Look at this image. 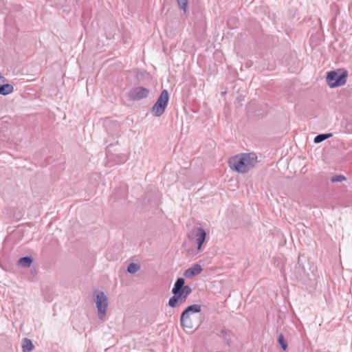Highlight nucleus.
Here are the masks:
<instances>
[{
    "label": "nucleus",
    "instance_id": "obj_2",
    "mask_svg": "<svg viewBox=\"0 0 352 352\" xmlns=\"http://www.w3.org/2000/svg\"><path fill=\"white\" fill-rule=\"evenodd\" d=\"M173 296L168 300V305L172 308L178 307L184 304L188 296L192 293L189 285H185V279L178 278L172 289Z\"/></svg>",
    "mask_w": 352,
    "mask_h": 352
},
{
    "label": "nucleus",
    "instance_id": "obj_9",
    "mask_svg": "<svg viewBox=\"0 0 352 352\" xmlns=\"http://www.w3.org/2000/svg\"><path fill=\"white\" fill-rule=\"evenodd\" d=\"M217 336L223 338L228 346L231 345L232 338L234 337V333L232 331L228 330L226 329H221L219 333H217Z\"/></svg>",
    "mask_w": 352,
    "mask_h": 352
},
{
    "label": "nucleus",
    "instance_id": "obj_13",
    "mask_svg": "<svg viewBox=\"0 0 352 352\" xmlns=\"http://www.w3.org/2000/svg\"><path fill=\"white\" fill-rule=\"evenodd\" d=\"M332 136V133H322L316 135L314 138L315 143H320L324 140L331 138Z\"/></svg>",
    "mask_w": 352,
    "mask_h": 352
},
{
    "label": "nucleus",
    "instance_id": "obj_8",
    "mask_svg": "<svg viewBox=\"0 0 352 352\" xmlns=\"http://www.w3.org/2000/svg\"><path fill=\"white\" fill-rule=\"evenodd\" d=\"M203 269L199 264L195 263L190 267L186 270L184 272V276L187 278H191L199 274Z\"/></svg>",
    "mask_w": 352,
    "mask_h": 352
},
{
    "label": "nucleus",
    "instance_id": "obj_1",
    "mask_svg": "<svg viewBox=\"0 0 352 352\" xmlns=\"http://www.w3.org/2000/svg\"><path fill=\"white\" fill-rule=\"evenodd\" d=\"M257 163V156L254 153H240L231 157L228 160L230 168L239 173H247Z\"/></svg>",
    "mask_w": 352,
    "mask_h": 352
},
{
    "label": "nucleus",
    "instance_id": "obj_10",
    "mask_svg": "<svg viewBox=\"0 0 352 352\" xmlns=\"http://www.w3.org/2000/svg\"><path fill=\"white\" fill-rule=\"evenodd\" d=\"M195 236L196 242L197 243V250H199L206 240V232L202 228L199 227L196 230Z\"/></svg>",
    "mask_w": 352,
    "mask_h": 352
},
{
    "label": "nucleus",
    "instance_id": "obj_11",
    "mask_svg": "<svg viewBox=\"0 0 352 352\" xmlns=\"http://www.w3.org/2000/svg\"><path fill=\"white\" fill-rule=\"evenodd\" d=\"M34 346L32 340L29 338H25L22 342L23 352H31Z\"/></svg>",
    "mask_w": 352,
    "mask_h": 352
},
{
    "label": "nucleus",
    "instance_id": "obj_14",
    "mask_svg": "<svg viewBox=\"0 0 352 352\" xmlns=\"http://www.w3.org/2000/svg\"><path fill=\"white\" fill-rule=\"evenodd\" d=\"M140 269V266L135 263H131L126 269V272L129 274H135Z\"/></svg>",
    "mask_w": 352,
    "mask_h": 352
},
{
    "label": "nucleus",
    "instance_id": "obj_4",
    "mask_svg": "<svg viewBox=\"0 0 352 352\" xmlns=\"http://www.w3.org/2000/svg\"><path fill=\"white\" fill-rule=\"evenodd\" d=\"M169 100V94L166 89L162 91L160 96L151 109V113L155 117L161 116L165 111Z\"/></svg>",
    "mask_w": 352,
    "mask_h": 352
},
{
    "label": "nucleus",
    "instance_id": "obj_5",
    "mask_svg": "<svg viewBox=\"0 0 352 352\" xmlns=\"http://www.w3.org/2000/svg\"><path fill=\"white\" fill-rule=\"evenodd\" d=\"M94 301L96 302L98 312V317L103 320L107 311L108 298L105 294L102 291H97L94 294Z\"/></svg>",
    "mask_w": 352,
    "mask_h": 352
},
{
    "label": "nucleus",
    "instance_id": "obj_3",
    "mask_svg": "<svg viewBox=\"0 0 352 352\" xmlns=\"http://www.w3.org/2000/svg\"><path fill=\"white\" fill-rule=\"evenodd\" d=\"M201 311V305H192L188 306L182 313L180 317V322L182 328L185 329H192L194 328V324L191 320V315L193 314L199 313Z\"/></svg>",
    "mask_w": 352,
    "mask_h": 352
},
{
    "label": "nucleus",
    "instance_id": "obj_7",
    "mask_svg": "<svg viewBox=\"0 0 352 352\" xmlns=\"http://www.w3.org/2000/svg\"><path fill=\"white\" fill-rule=\"evenodd\" d=\"M149 90L143 87H133L129 92V97L133 100H140L148 96Z\"/></svg>",
    "mask_w": 352,
    "mask_h": 352
},
{
    "label": "nucleus",
    "instance_id": "obj_16",
    "mask_svg": "<svg viewBox=\"0 0 352 352\" xmlns=\"http://www.w3.org/2000/svg\"><path fill=\"white\" fill-rule=\"evenodd\" d=\"M188 0H177V4L179 8L183 10L184 12H186V8L188 6Z\"/></svg>",
    "mask_w": 352,
    "mask_h": 352
},
{
    "label": "nucleus",
    "instance_id": "obj_6",
    "mask_svg": "<svg viewBox=\"0 0 352 352\" xmlns=\"http://www.w3.org/2000/svg\"><path fill=\"white\" fill-rule=\"evenodd\" d=\"M347 76L346 71H331L327 74V81L329 86L332 88L342 86L346 83Z\"/></svg>",
    "mask_w": 352,
    "mask_h": 352
},
{
    "label": "nucleus",
    "instance_id": "obj_17",
    "mask_svg": "<svg viewBox=\"0 0 352 352\" xmlns=\"http://www.w3.org/2000/svg\"><path fill=\"white\" fill-rule=\"evenodd\" d=\"M346 179V177L342 175H337L331 179L332 183L341 182Z\"/></svg>",
    "mask_w": 352,
    "mask_h": 352
},
{
    "label": "nucleus",
    "instance_id": "obj_15",
    "mask_svg": "<svg viewBox=\"0 0 352 352\" xmlns=\"http://www.w3.org/2000/svg\"><path fill=\"white\" fill-rule=\"evenodd\" d=\"M278 342L279 343L283 351H285L287 349V342L285 340L284 336L282 333H280L278 336Z\"/></svg>",
    "mask_w": 352,
    "mask_h": 352
},
{
    "label": "nucleus",
    "instance_id": "obj_12",
    "mask_svg": "<svg viewBox=\"0 0 352 352\" xmlns=\"http://www.w3.org/2000/svg\"><path fill=\"white\" fill-rule=\"evenodd\" d=\"M33 262L32 256H26L21 257L19 259L17 263L19 265L23 267H29Z\"/></svg>",
    "mask_w": 352,
    "mask_h": 352
}]
</instances>
